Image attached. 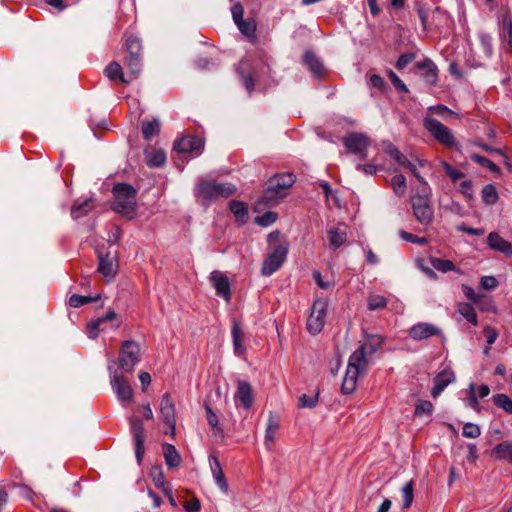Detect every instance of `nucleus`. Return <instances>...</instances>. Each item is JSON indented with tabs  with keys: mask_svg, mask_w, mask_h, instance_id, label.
Here are the masks:
<instances>
[{
	"mask_svg": "<svg viewBox=\"0 0 512 512\" xmlns=\"http://www.w3.org/2000/svg\"><path fill=\"white\" fill-rule=\"evenodd\" d=\"M383 338L378 334H365L360 346L350 355L341 390L351 394L356 389L358 376L366 373L373 355L381 349Z\"/></svg>",
	"mask_w": 512,
	"mask_h": 512,
	"instance_id": "obj_1",
	"label": "nucleus"
},
{
	"mask_svg": "<svg viewBox=\"0 0 512 512\" xmlns=\"http://www.w3.org/2000/svg\"><path fill=\"white\" fill-rule=\"evenodd\" d=\"M237 71L248 93L253 91L255 85H268L270 67L262 60L245 58L239 63Z\"/></svg>",
	"mask_w": 512,
	"mask_h": 512,
	"instance_id": "obj_2",
	"label": "nucleus"
},
{
	"mask_svg": "<svg viewBox=\"0 0 512 512\" xmlns=\"http://www.w3.org/2000/svg\"><path fill=\"white\" fill-rule=\"evenodd\" d=\"M295 176L291 173H282L269 180L267 188L258 204L273 206L283 199L288 189L294 184Z\"/></svg>",
	"mask_w": 512,
	"mask_h": 512,
	"instance_id": "obj_3",
	"label": "nucleus"
},
{
	"mask_svg": "<svg viewBox=\"0 0 512 512\" xmlns=\"http://www.w3.org/2000/svg\"><path fill=\"white\" fill-rule=\"evenodd\" d=\"M236 190L235 185L231 183H218L205 180L198 184L196 197L201 199L204 206H208L213 201L233 195Z\"/></svg>",
	"mask_w": 512,
	"mask_h": 512,
	"instance_id": "obj_4",
	"label": "nucleus"
},
{
	"mask_svg": "<svg viewBox=\"0 0 512 512\" xmlns=\"http://www.w3.org/2000/svg\"><path fill=\"white\" fill-rule=\"evenodd\" d=\"M114 202L112 208L115 212L132 218L135 214L136 190L129 184L118 183L113 188Z\"/></svg>",
	"mask_w": 512,
	"mask_h": 512,
	"instance_id": "obj_5",
	"label": "nucleus"
},
{
	"mask_svg": "<svg viewBox=\"0 0 512 512\" xmlns=\"http://www.w3.org/2000/svg\"><path fill=\"white\" fill-rule=\"evenodd\" d=\"M412 210L417 221L422 225H430L434 218V209L430 201V188L423 186L421 194L411 198Z\"/></svg>",
	"mask_w": 512,
	"mask_h": 512,
	"instance_id": "obj_6",
	"label": "nucleus"
},
{
	"mask_svg": "<svg viewBox=\"0 0 512 512\" xmlns=\"http://www.w3.org/2000/svg\"><path fill=\"white\" fill-rule=\"evenodd\" d=\"M116 362L114 360L108 361V372L110 377V384L113 392L116 394L117 399L123 406L130 403L133 398V389L129 381L118 372L115 368Z\"/></svg>",
	"mask_w": 512,
	"mask_h": 512,
	"instance_id": "obj_7",
	"label": "nucleus"
},
{
	"mask_svg": "<svg viewBox=\"0 0 512 512\" xmlns=\"http://www.w3.org/2000/svg\"><path fill=\"white\" fill-rule=\"evenodd\" d=\"M423 126L440 144L446 147L455 146L456 139L452 131L437 119L427 116L423 119Z\"/></svg>",
	"mask_w": 512,
	"mask_h": 512,
	"instance_id": "obj_8",
	"label": "nucleus"
},
{
	"mask_svg": "<svg viewBox=\"0 0 512 512\" xmlns=\"http://www.w3.org/2000/svg\"><path fill=\"white\" fill-rule=\"evenodd\" d=\"M139 345L132 340L124 341L119 355V366L126 373H132L139 362Z\"/></svg>",
	"mask_w": 512,
	"mask_h": 512,
	"instance_id": "obj_9",
	"label": "nucleus"
},
{
	"mask_svg": "<svg viewBox=\"0 0 512 512\" xmlns=\"http://www.w3.org/2000/svg\"><path fill=\"white\" fill-rule=\"evenodd\" d=\"M288 245L286 243L278 244L271 253L265 258L261 273L264 276H270L275 273L286 260Z\"/></svg>",
	"mask_w": 512,
	"mask_h": 512,
	"instance_id": "obj_10",
	"label": "nucleus"
},
{
	"mask_svg": "<svg viewBox=\"0 0 512 512\" xmlns=\"http://www.w3.org/2000/svg\"><path fill=\"white\" fill-rule=\"evenodd\" d=\"M345 148L356 155L359 160L367 158V148L370 145V139L363 133H350L343 139Z\"/></svg>",
	"mask_w": 512,
	"mask_h": 512,
	"instance_id": "obj_11",
	"label": "nucleus"
},
{
	"mask_svg": "<svg viewBox=\"0 0 512 512\" xmlns=\"http://www.w3.org/2000/svg\"><path fill=\"white\" fill-rule=\"evenodd\" d=\"M327 302L321 299L314 301L312 311L307 320L308 331L316 335L321 332L325 324Z\"/></svg>",
	"mask_w": 512,
	"mask_h": 512,
	"instance_id": "obj_12",
	"label": "nucleus"
},
{
	"mask_svg": "<svg viewBox=\"0 0 512 512\" xmlns=\"http://www.w3.org/2000/svg\"><path fill=\"white\" fill-rule=\"evenodd\" d=\"M389 154L395 160V162H397L400 166L410 171L422 186H427V181L418 172V166H425V160L416 158L414 161H411L404 154H402L396 147H391L389 150Z\"/></svg>",
	"mask_w": 512,
	"mask_h": 512,
	"instance_id": "obj_13",
	"label": "nucleus"
},
{
	"mask_svg": "<svg viewBox=\"0 0 512 512\" xmlns=\"http://www.w3.org/2000/svg\"><path fill=\"white\" fill-rule=\"evenodd\" d=\"M408 335L414 341H423L434 336L441 337L442 340L445 339L442 330L437 325L428 322L414 324L409 328Z\"/></svg>",
	"mask_w": 512,
	"mask_h": 512,
	"instance_id": "obj_14",
	"label": "nucleus"
},
{
	"mask_svg": "<svg viewBox=\"0 0 512 512\" xmlns=\"http://www.w3.org/2000/svg\"><path fill=\"white\" fill-rule=\"evenodd\" d=\"M130 430L133 434V439L135 443V456L137 459V462L140 464L142 461V458L144 456V425L142 421L135 416H132L130 418Z\"/></svg>",
	"mask_w": 512,
	"mask_h": 512,
	"instance_id": "obj_15",
	"label": "nucleus"
},
{
	"mask_svg": "<svg viewBox=\"0 0 512 512\" xmlns=\"http://www.w3.org/2000/svg\"><path fill=\"white\" fill-rule=\"evenodd\" d=\"M160 414L164 424L170 429V434L174 435L176 418H175V406L168 393H165L160 401Z\"/></svg>",
	"mask_w": 512,
	"mask_h": 512,
	"instance_id": "obj_16",
	"label": "nucleus"
},
{
	"mask_svg": "<svg viewBox=\"0 0 512 512\" xmlns=\"http://www.w3.org/2000/svg\"><path fill=\"white\" fill-rule=\"evenodd\" d=\"M204 143L201 138L195 136H185L174 144V149L179 153H191L199 155L203 150Z\"/></svg>",
	"mask_w": 512,
	"mask_h": 512,
	"instance_id": "obj_17",
	"label": "nucleus"
},
{
	"mask_svg": "<svg viewBox=\"0 0 512 512\" xmlns=\"http://www.w3.org/2000/svg\"><path fill=\"white\" fill-rule=\"evenodd\" d=\"M210 281L216 290V295L222 297L226 302H229L231 299V290L228 277L220 271H213L210 274Z\"/></svg>",
	"mask_w": 512,
	"mask_h": 512,
	"instance_id": "obj_18",
	"label": "nucleus"
},
{
	"mask_svg": "<svg viewBox=\"0 0 512 512\" xmlns=\"http://www.w3.org/2000/svg\"><path fill=\"white\" fill-rule=\"evenodd\" d=\"M98 259V272L101 273L108 282L111 281L114 278L117 270L116 257L110 252L103 254L102 252L98 251Z\"/></svg>",
	"mask_w": 512,
	"mask_h": 512,
	"instance_id": "obj_19",
	"label": "nucleus"
},
{
	"mask_svg": "<svg viewBox=\"0 0 512 512\" xmlns=\"http://www.w3.org/2000/svg\"><path fill=\"white\" fill-rule=\"evenodd\" d=\"M433 381L434 387L431 391V395L437 398L449 384L455 381L454 372L449 368H445L434 377Z\"/></svg>",
	"mask_w": 512,
	"mask_h": 512,
	"instance_id": "obj_20",
	"label": "nucleus"
},
{
	"mask_svg": "<svg viewBox=\"0 0 512 512\" xmlns=\"http://www.w3.org/2000/svg\"><path fill=\"white\" fill-rule=\"evenodd\" d=\"M279 429L280 421L278 417L273 413H269L264 436V445L268 451L273 450L276 441V435Z\"/></svg>",
	"mask_w": 512,
	"mask_h": 512,
	"instance_id": "obj_21",
	"label": "nucleus"
},
{
	"mask_svg": "<svg viewBox=\"0 0 512 512\" xmlns=\"http://www.w3.org/2000/svg\"><path fill=\"white\" fill-rule=\"evenodd\" d=\"M487 245L492 250L503 253L505 256H512V244L502 238L497 232L488 234Z\"/></svg>",
	"mask_w": 512,
	"mask_h": 512,
	"instance_id": "obj_22",
	"label": "nucleus"
},
{
	"mask_svg": "<svg viewBox=\"0 0 512 512\" xmlns=\"http://www.w3.org/2000/svg\"><path fill=\"white\" fill-rule=\"evenodd\" d=\"M327 233L330 248L333 250L341 247L347 240V226L343 223L331 227Z\"/></svg>",
	"mask_w": 512,
	"mask_h": 512,
	"instance_id": "obj_23",
	"label": "nucleus"
},
{
	"mask_svg": "<svg viewBox=\"0 0 512 512\" xmlns=\"http://www.w3.org/2000/svg\"><path fill=\"white\" fill-rule=\"evenodd\" d=\"M236 403H240L245 409H250L253 402L252 387L247 381H239L234 396Z\"/></svg>",
	"mask_w": 512,
	"mask_h": 512,
	"instance_id": "obj_24",
	"label": "nucleus"
},
{
	"mask_svg": "<svg viewBox=\"0 0 512 512\" xmlns=\"http://www.w3.org/2000/svg\"><path fill=\"white\" fill-rule=\"evenodd\" d=\"M117 317L113 310H109L105 315L98 317L95 320H91L87 325V335L90 339H95L98 335L99 330H103V325L106 322L115 320Z\"/></svg>",
	"mask_w": 512,
	"mask_h": 512,
	"instance_id": "obj_25",
	"label": "nucleus"
},
{
	"mask_svg": "<svg viewBox=\"0 0 512 512\" xmlns=\"http://www.w3.org/2000/svg\"><path fill=\"white\" fill-rule=\"evenodd\" d=\"M209 465L215 483L223 492H227L228 484L218 458L213 455L209 456Z\"/></svg>",
	"mask_w": 512,
	"mask_h": 512,
	"instance_id": "obj_26",
	"label": "nucleus"
},
{
	"mask_svg": "<svg viewBox=\"0 0 512 512\" xmlns=\"http://www.w3.org/2000/svg\"><path fill=\"white\" fill-rule=\"evenodd\" d=\"M491 456L497 460H505L512 464V443L504 441L497 444L491 451Z\"/></svg>",
	"mask_w": 512,
	"mask_h": 512,
	"instance_id": "obj_27",
	"label": "nucleus"
},
{
	"mask_svg": "<svg viewBox=\"0 0 512 512\" xmlns=\"http://www.w3.org/2000/svg\"><path fill=\"white\" fill-rule=\"evenodd\" d=\"M304 63L309 70L316 76L321 77L324 73V67L319 58L312 52L306 51L303 56Z\"/></svg>",
	"mask_w": 512,
	"mask_h": 512,
	"instance_id": "obj_28",
	"label": "nucleus"
},
{
	"mask_svg": "<svg viewBox=\"0 0 512 512\" xmlns=\"http://www.w3.org/2000/svg\"><path fill=\"white\" fill-rule=\"evenodd\" d=\"M165 463L169 468H176L181 464V456L172 444H164L162 447Z\"/></svg>",
	"mask_w": 512,
	"mask_h": 512,
	"instance_id": "obj_29",
	"label": "nucleus"
},
{
	"mask_svg": "<svg viewBox=\"0 0 512 512\" xmlns=\"http://www.w3.org/2000/svg\"><path fill=\"white\" fill-rule=\"evenodd\" d=\"M93 208V198L90 197L82 202L75 201L71 208V216L77 220L88 214Z\"/></svg>",
	"mask_w": 512,
	"mask_h": 512,
	"instance_id": "obj_30",
	"label": "nucleus"
},
{
	"mask_svg": "<svg viewBox=\"0 0 512 512\" xmlns=\"http://www.w3.org/2000/svg\"><path fill=\"white\" fill-rule=\"evenodd\" d=\"M417 66L420 69H424L425 73L423 75L426 83L430 85H434L437 82V67L431 60H425L423 62H419Z\"/></svg>",
	"mask_w": 512,
	"mask_h": 512,
	"instance_id": "obj_31",
	"label": "nucleus"
},
{
	"mask_svg": "<svg viewBox=\"0 0 512 512\" xmlns=\"http://www.w3.org/2000/svg\"><path fill=\"white\" fill-rule=\"evenodd\" d=\"M106 77L111 80H120L122 83H129L130 80L126 79L123 75L122 67L117 62L110 63L104 70Z\"/></svg>",
	"mask_w": 512,
	"mask_h": 512,
	"instance_id": "obj_32",
	"label": "nucleus"
},
{
	"mask_svg": "<svg viewBox=\"0 0 512 512\" xmlns=\"http://www.w3.org/2000/svg\"><path fill=\"white\" fill-rule=\"evenodd\" d=\"M229 207L238 222H246L248 217V208L244 202L233 200L230 202Z\"/></svg>",
	"mask_w": 512,
	"mask_h": 512,
	"instance_id": "obj_33",
	"label": "nucleus"
},
{
	"mask_svg": "<svg viewBox=\"0 0 512 512\" xmlns=\"http://www.w3.org/2000/svg\"><path fill=\"white\" fill-rule=\"evenodd\" d=\"M232 338L235 354L242 355L245 351V348L242 344L243 334L240 326L236 322H234L232 326Z\"/></svg>",
	"mask_w": 512,
	"mask_h": 512,
	"instance_id": "obj_34",
	"label": "nucleus"
},
{
	"mask_svg": "<svg viewBox=\"0 0 512 512\" xmlns=\"http://www.w3.org/2000/svg\"><path fill=\"white\" fill-rule=\"evenodd\" d=\"M457 310L469 323L477 325V314L471 304L465 302L459 303Z\"/></svg>",
	"mask_w": 512,
	"mask_h": 512,
	"instance_id": "obj_35",
	"label": "nucleus"
},
{
	"mask_svg": "<svg viewBox=\"0 0 512 512\" xmlns=\"http://www.w3.org/2000/svg\"><path fill=\"white\" fill-rule=\"evenodd\" d=\"M481 197L482 201L487 205H494L499 198L497 189L493 184H488L483 187Z\"/></svg>",
	"mask_w": 512,
	"mask_h": 512,
	"instance_id": "obj_36",
	"label": "nucleus"
},
{
	"mask_svg": "<svg viewBox=\"0 0 512 512\" xmlns=\"http://www.w3.org/2000/svg\"><path fill=\"white\" fill-rule=\"evenodd\" d=\"M390 186L393 192L398 196L402 197L406 192V179L402 174L394 175L390 180Z\"/></svg>",
	"mask_w": 512,
	"mask_h": 512,
	"instance_id": "obj_37",
	"label": "nucleus"
},
{
	"mask_svg": "<svg viewBox=\"0 0 512 512\" xmlns=\"http://www.w3.org/2000/svg\"><path fill=\"white\" fill-rule=\"evenodd\" d=\"M160 131V123L158 120L142 122V134L146 140H150L153 136L157 135Z\"/></svg>",
	"mask_w": 512,
	"mask_h": 512,
	"instance_id": "obj_38",
	"label": "nucleus"
},
{
	"mask_svg": "<svg viewBox=\"0 0 512 512\" xmlns=\"http://www.w3.org/2000/svg\"><path fill=\"white\" fill-rule=\"evenodd\" d=\"M239 31L248 38H255L256 22L249 18L236 24Z\"/></svg>",
	"mask_w": 512,
	"mask_h": 512,
	"instance_id": "obj_39",
	"label": "nucleus"
},
{
	"mask_svg": "<svg viewBox=\"0 0 512 512\" xmlns=\"http://www.w3.org/2000/svg\"><path fill=\"white\" fill-rule=\"evenodd\" d=\"M166 161V154L163 150H154L147 153V165L151 167H161Z\"/></svg>",
	"mask_w": 512,
	"mask_h": 512,
	"instance_id": "obj_40",
	"label": "nucleus"
},
{
	"mask_svg": "<svg viewBox=\"0 0 512 512\" xmlns=\"http://www.w3.org/2000/svg\"><path fill=\"white\" fill-rule=\"evenodd\" d=\"M430 262H431L433 269L443 272V273L455 270V265L450 260L441 259V258H431Z\"/></svg>",
	"mask_w": 512,
	"mask_h": 512,
	"instance_id": "obj_41",
	"label": "nucleus"
},
{
	"mask_svg": "<svg viewBox=\"0 0 512 512\" xmlns=\"http://www.w3.org/2000/svg\"><path fill=\"white\" fill-rule=\"evenodd\" d=\"M126 50L128 56L140 57L141 54V42L135 36H130L126 40Z\"/></svg>",
	"mask_w": 512,
	"mask_h": 512,
	"instance_id": "obj_42",
	"label": "nucleus"
},
{
	"mask_svg": "<svg viewBox=\"0 0 512 512\" xmlns=\"http://www.w3.org/2000/svg\"><path fill=\"white\" fill-rule=\"evenodd\" d=\"M402 498H403V509H408L413 503L414 492H413V482H407L401 489Z\"/></svg>",
	"mask_w": 512,
	"mask_h": 512,
	"instance_id": "obj_43",
	"label": "nucleus"
},
{
	"mask_svg": "<svg viewBox=\"0 0 512 512\" xmlns=\"http://www.w3.org/2000/svg\"><path fill=\"white\" fill-rule=\"evenodd\" d=\"M470 158L475 163L479 164L480 166H482L484 168H487L491 172L498 173L500 171L499 167L494 162H492L491 160H489L488 158H486L484 156L478 155L476 153H472L470 155Z\"/></svg>",
	"mask_w": 512,
	"mask_h": 512,
	"instance_id": "obj_44",
	"label": "nucleus"
},
{
	"mask_svg": "<svg viewBox=\"0 0 512 512\" xmlns=\"http://www.w3.org/2000/svg\"><path fill=\"white\" fill-rule=\"evenodd\" d=\"M99 298H100L99 295H97L95 297H90V296H82V295H78V294H73L69 298V305L73 308H78V307H81L88 303L97 301Z\"/></svg>",
	"mask_w": 512,
	"mask_h": 512,
	"instance_id": "obj_45",
	"label": "nucleus"
},
{
	"mask_svg": "<svg viewBox=\"0 0 512 512\" xmlns=\"http://www.w3.org/2000/svg\"><path fill=\"white\" fill-rule=\"evenodd\" d=\"M150 477L154 482L155 486L161 488L164 491L166 487L165 476L160 466H153L150 470Z\"/></svg>",
	"mask_w": 512,
	"mask_h": 512,
	"instance_id": "obj_46",
	"label": "nucleus"
},
{
	"mask_svg": "<svg viewBox=\"0 0 512 512\" xmlns=\"http://www.w3.org/2000/svg\"><path fill=\"white\" fill-rule=\"evenodd\" d=\"M440 164H441L444 172L449 176V178L451 179V181L453 183H456L458 180L465 177V174L463 172L455 169L445 160H441Z\"/></svg>",
	"mask_w": 512,
	"mask_h": 512,
	"instance_id": "obj_47",
	"label": "nucleus"
},
{
	"mask_svg": "<svg viewBox=\"0 0 512 512\" xmlns=\"http://www.w3.org/2000/svg\"><path fill=\"white\" fill-rule=\"evenodd\" d=\"M496 406L503 409L505 412L512 414V400L505 394H496L493 396Z\"/></svg>",
	"mask_w": 512,
	"mask_h": 512,
	"instance_id": "obj_48",
	"label": "nucleus"
},
{
	"mask_svg": "<svg viewBox=\"0 0 512 512\" xmlns=\"http://www.w3.org/2000/svg\"><path fill=\"white\" fill-rule=\"evenodd\" d=\"M433 411V405L430 401L420 400L415 406L414 414L417 417H421L423 415L430 416Z\"/></svg>",
	"mask_w": 512,
	"mask_h": 512,
	"instance_id": "obj_49",
	"label": "nucleus"
},
{
	"mask_svg": "<svg viewBox=\"0 0 512 512\" xmlns=\"http://www.w3.org/2000/svg\"><path fill=\"white\" fill-rule=\"evenodd\" d=\"M479 41L484 54L487 57H491L493 54L492 37L484 32L479 34Z\"/></svg>",
	"mask_w": 512,
	"mask_h": 512,
	"instance_id": "obj_50",
	"label": "nucleus"
},
{
	"mask_svg": "<svg viewBox=\"0 0 512 512\" xmlns=\"http://www.w3.org/2000/svg\"><path fill=\"white\" fill-rule=\"evenodd\" d=\"M462 435L466 438H478L481 435V429L477 424L467 422L463 426Z\"/></svg>",
	"mask_w": 512,
	"mask_h": 512,
	"instance_id": "obj_51",
	"label": "nucleus"
},
{
	"mask_svg": "<svg viewBox=\"0 0 512 512\" xmlns=\"http://www.w3.org/2000/svg\"><path fill=\"white\" fill-rule=\"evenodd\" d=\"M277 220V214L272 211L265 212L261 216L255 218V223L261 227H268Z\"/></svg>",
	"mask_w": 512,
	"mask_h": 512,
	"instance_id": "obj_52",
	"label": "nucleus"
},
{
	"mask_svg": "<svg viewBox=\"0 0 512 512\" xmlns=\"http://www.w3.org/2000/svg\"><path fill=\"white\" fill-rule=\"evenodd\" d=\"M387 304V300L384 296L381 295H371L368 298V309L369 310H377L385 307Z\"/></svg>",
	"mask_w": 512,
	"mask_h": 512,
	"instance_id": "obj_53",
	"label": "nucleus"
},
{
	"mask_svg": "<svg viewBox=\"0 0 512 512\" xmlns=\"http://www.w3.org/2000/svg\"><path fill=\"white\" fill-rule=\"evenodd\" d=\"M127 66L133 76H137L141 70V57H127Z\"/></svg>",
	"mask_w": 512,
	"mask_h": 512,
	"instance_id": "obj_54",
	"label": "nucleus"
},
{
	"mask_svg": "<svg viewBox=\"0 0 512 512\" xmlns=\"http://www.w3.org/2000/svg\"><path fill=\"white\" fill-rule=\"evenodd\" d=\"M465 404H466V406L474 409L475 411H479V403L477 400V396H476L473 384H470V386H469L468 397L465 400Z\"/></svg>",
	"mask_w": 512,
	"mask_h": 512,
	"instance_id": "obj_55",
	"label": "nucleus"
},
{
	"mask_svg": "<svg viewBox=\"0 0 512 512\" xmlns=\"http://www.w3.org/2000/svg\"><path fill=\"white\" fill-rule=\"evenodd\" d=\"M400 237H401V239H403L407 242L418 244V245H425L428 242L425 237H418V236H416L412 233L406 232V231H401Z\"/></svg>",
	"mask_w": 512,
	"mask_h": 512,
	"instance_id": "obj_56",
	"label": "nucleus"
},
{
	"mask_svg": "<svg viewBox=\"0 0 512 512\" xmlns=\"http://www.w3.org/2000/svg\"><path fill=\"white\" fill-rule=\"evenodd\" d=\"M318 403V397L315 396H307L306 394H302L299 397V407L301 408H314Z\"/></svg>",
	"mask_w": 512,
	"mask_h": 512,
	"instance_id": "obj_57",
	"label": "nucleus"
},
{
	"mask_svg": "<svg viewBox=\"0 0 512 512\" xmlns=\"http://www.w3.org/2000/svg\"><path fill=\"white\" fill-rule=\"evenodd\" d=\"M205 410H206V414H207L208 424L211 426V428L215 432L216 431H220L221 429L218 426V417H217V415L213 412V410L209 406H206Z\"/></svg>",
	"mask_w": 512,
	"mask_h": 512,
	"instance_id": "obj_58",
	"label": "nucleus"
},
{
	"mask_svg": "<svg viewBox=\"0 0 512 512\" xmlns=\"http://www.w3.org/2000/svg\"><path fill=\"white\" fill-rule=\"evenodd\" d=\"M414 57L415 56L412 53H404V54L400 55V57L398 58V60L396 62V68L399 70L404 69L413 61Z\"/></svg>",
	"mask_w": 512,
	"mask_h": 512,
	"instance_id": "obj_59",
	"label": "nucleus"
},
{
	"mask_svg": "<svg viewBox=\"0 0 512 512\" xmlns=\"http://www.w3.org/2000/svg\"><path fill=\"white\" fill-rule=\"evenodd\" d=\"M369 85L382 91L386 87V82L381 76L373 74L369 78Z\"/></svg>",
	"mask_w": 512,
	"mask_h": 512,
	"instance_id": "obj_60",
	"label": "nucleus"
},
{
	"mask_svg": "<svg viewBox=\"0 0 512 512\" xmlns=\"http://www.w3.org/2000/svg\"><path fill=\"white\" fill-rule=\"evenodd\" d=\"M389 77L394 87L402 92H408V88L405 83L392 71H389Z\"/></svg>",
	"mask_w": 512,
	"mask_h": 512,
	"instance_id": "obj_61",
	"label": "nucleus"
},
{
	"mask_svg": "<svg viewBox=\"0 0 512 512\" xmlns=\"http://www.w3.org/2000/svg\"><path fill=\"white\" fill-rule=\"evenodd\" d=\"M231 13L235 24L239 23L243 19L244 9L240 3H236L231 8Z\"/></svg>",
	"mask_w": 512,
	"mask_h": 512,
	"instance_id": "obj_62",
	"label": "nucleus"
},
{
	"mask_svg": "<svg viewBox=\"0 0 512 512\" xmlns=\"http://www.w3.org/2000/svg\"><path fill=\"white\" fill-rule=\"evenodd\" d=\"M459 192L467 198H472V181L464 180L459 185Z\"/></svg>",
	"mask_w": 512,
	"mask_h": 512,
	"instance_id": "obj_63",
	"label": "nucleus"
},
{
	"mask_svg": "<svg viewBox=\"0 0 512 512\" xmlns=\"http://www.w3.org/2000/svg\"><path fill=\"white\" fill-rule=\"evenodd\" d=\"M480 284L485 289H493L497 286L498 281L493 276H483L481 278Z\"/></svg>",
	"mask_w": 512,
	"mask_h": 512,
	"instance_id": "obj_64",
	"label": "nucleus"
}]
</instances>
